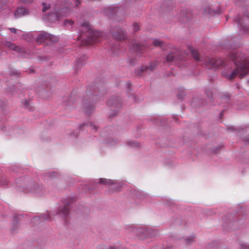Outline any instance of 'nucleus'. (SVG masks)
I'll return each instance as SVG.
<instances>
[{
    "label": "nucleus",
    "instance_id": "nucleus-1",
    "mask_svg": "<svg viewBox=\"0 0 249 249\" xmlns=\"http://www.w3.org/2000/svg\"><path fill=\"white\" fill-rule=\"evenodd\" d=\"M107 91L105 84L101 82H96L89 88L82 100L83 110L88 115H91L95 109L96 103Z\"/></svg>",
    "mask_w": 249,
    "mask_h": 249
},
{
    "label": "nucleus",
    "instance_id": "nucleus-2",
    "mask_svg": "<svg viewBox=\"0 0 249 249\" xmlns=\"http://www.w3.org/2000/svg\"><path fill=\"white\" fill-rule=\"evenodd\" d=\"M231 58L234 61L237 68L226 76L229 79H234L237 74L243 77L249 71V58H245L244 55L238 51L231 53Z\"/></svg>",
    "mask_w": 249,
    "mask_h": 249
},
{
    "label": "nucleus",
    "instance_id": "nucleus-3",
    "mask_svg": "<svg viewBox=\"0 0 249 249\" xmlns=\"http://www.w3.org/2000/svg\"><path fill=\"white\" fill-rule=\"evenodd\" d=\"M82 28L80 35L78 37L82 41L83 45H87L100 41L103 38L102 33L94 30L89 23L85 22L82 24Z\"/></svg>",
    "mask_w": 249,
    "mask_h": 249
},
{
    "label": "nucleus",
    "instance_id": "nucleus-4",
    "mask_svg": "<svg viewBox=\"0 0 249 249\" xmlns=\"http://www.w3.org/2000/svg\"><path fill=\"white\" fill-rule=\"evenodd\" d=\"M99 183L108 185V191L111 193L118 191L122 187L121 183L115 182L111 179H108L105 178H101L97 181L91 182L90 183V186L87 187L90 191L94 190L98 187Z\"/></svg>",
    "mask_w": 249,
    "mask_h": 249
},
{
    "label": "nucleus",
    "instance_id": "nucleus-5",
    "mask_svg": "<svg viewBox=\"0 0 249 249\" xmlns=\"http://www.w3.org/2000/svg\"><path fill=\"white\" fill-rule=\"evenodd\" d=\"M107 106L110 108L109 114V118L116 116L123 107L122 99L118 96H112L107 102Z\"/></svg>",
    "mask_w": 249,
    "mask_h": 249
},
{
    "label": "nucleus",
    "instance_id": "nucleus-6",
    "mask_svg": "<svg viewBox=\"0 0 249 249\" xmlns=\"http://www.w3.org/2000/svg\"><path fill=\"white\" fill-rule=\"evenodd\" d=\"M24 191L38 194L39 196L45 192V189L42 186H40L37 183L30 178H24Z\"/></svg>",
    "mask_w": 249,
    "mask_h": 249
},
{
    "label": "nucleus",
    "instance_id": "nucleus-7",
    "mask_svg": "<svg viewBox=\"0 0 249 249\" xmlns=\"http://www.w3.org/2000/svg\"><path fill=\"white\" fill-rule=\"evenodd\" d=\"M58 41L57 36L50 35L46 32H42L37 35L36 38V41L37 44H40L45 42L47 44L56 42Z\"/></svg>",
    "mask_w": 249,
    "mask_h": 249
},
{
    "label": "nucleus",
    "instance_id": "nucleus-8",
    "mask_svg": "<svg viewBox=\"0 0 249 249\" xmlns=\"http://www.w3.org/2000/svg\"><path fill=\"white\" fill-rule=\"evenodd\" d=\"M106 12L109 18L117 20H122V18L120 17L124 15V12L117 6L107 7Z\"/></svg>",
    "mask_w": 249,
    "mask_h": 249
},
{
    "label": "nucleus",
    "instance_id": "nucleus-9",
    "mask_svg": "<svg viewBox=\"0 0 249 249\" xmlns=\"http://www.w3.org/2000/svg\"><path fill=\"white\" fill-rule=\"evenodd\" d=\"M71 209V202L68 201L66 202L64 206L59 207L56 213L59 217L65 220L66 222V218L70 213Z\"/></svg>",
    "mask_w": 249,
    "mask_h": 249
},
{
    "label": "nucleus",
    "instance_id": "nucleus-10",
    "mask_svg": "<svg viewBox=\"0 0 249 249\" xmlns=\"http://www.w3.org/2000/svg\"><path fill=\"white\" fill-rule=\"evenodd\" d=\"M128 46L132 52L139 53L140 51V41L139 38H136L133 35L129 39Z\"/></svg>",
    "mask_w": 249,
    "mask_h": 249
},
{
    "label": "nucleus",
    "instance_id": "nucleus-11",
    "mask_svg": "<svg viewBox=\"0 0 249 249\" xmlns=\"http://www.w3.org/2000/svg\"><path fill=\"white\" fill-rule=\"evenodd\" d=\"M110 33L115 39L119 40L124 39L126 34L125 30L119 27L111 29Z\"/></svg>",
    "mask_w": 249,
    "mask_h": 249
},
{
    "label": "nucleus",
    "instance_id": "nucleus-12",
    "mask_svg": "<svg viewBox=\"0 0 249 249\" xmlns=\"http://www.w3.org/2000/svg\"><path fill=\"white\" fill-rule=\"evenodd\" d=\"M236 22L239 26H240V30L246 32L248 30L246 26L247 24H249V15L245 16L242 19H236Z\"/></svg>",
    "mask_w": 249,
    "mask_h": 249
},
{
    "label": "nucleus",
    "instance_id": "nucleus-13",
    "mask_svg": "<svg viewBox=\"0 0 249 249\" xmlns=\"http://www.w3.org/2000/svg\"><path fill=\"white\" fill-rule=\"evenodd\" d=\"M44 220L48 221H52V218L50 214H42L39 216H35L33 218L32 222L35 223V224H38Z\"/></svg>",
    "mask_w": 249,
    "mask_h": 249
},
{
    "label": "nucleus",
    "instance_id": "nucleus-14",
    "mask_svg": "<svg viewBox=\"0 0 249 249\" xmlns=\"http://www.w3.org/2000/svg\"><path fill=\"white\" fill-rule=\"evenodd\" d=\"M20 219L19 215L14 216L12 222V226L11 228V232L12 233L16 232L19 228V221Z\"/></svg>",
    "mask_w": 249,
    "mask_h": 249
},
{
    "label": "nucleus",
    "instance_id": "nucleus-15",
    "mask_svg": "<svg viewBox=\"0 0 249 249\" xmlns=\"http://www.w3.org/2000/svg\"><path fill=\"white\" fill-rule=\"evenodd\" d=\"M29 11L28 9L22 6L18 7L14 12L16 18H19L28 15Z\"/></svg>",
    "mask_w": 249,
    "mask_h": 249
},
{
    "label": "nucleus",
    "instance_id": "nucleus-16",
    "mask_svg": "<svg viewBox=\"0 0 249 249\" xmlns=\"http://www.w3.org/2000/svg\"><path fill=\"white\" fill-rule=\"evenodd\" d=\"M88 57L86 55H83L79 58L75 64L74 69L75 73H78V69H80L84 65V62L87 59Z\"/></svg>",
    "mask_w": 249,
    "mask_h": 249
},
{
    "label": "nucleus",
    "instance_id": "nucleus-17",
    "mask_svg": "<svg viewBox=\"0 0 249 249\" xmlns=\"http://www.w3.org/2000/svg\"><path fill=\"white\" fill-rule=\"evenodd\" d=\"M63 16L61 13H59L58 12H54L48 15L47 16V19L49 20L50 22H54L55 21L58 20L59 18Z\"/></svg>",
    "mask_w": 249,
    "mask_h": 249
},
{
    "label": "nucleus",
    "instance_id": "nucleus-18",
    "mask_svg": "<svg viewBox=\"0 0 249 249\" xmlns=\"http://www.w3.org/2000/svg\"><path fill=\"white\" fill-rule=\"evenodd\" d=\"M127 89L126 90L127 94H128L129 98L131 100V102H136L137 101V98L134 94L133 93H131V94H129V89L131 86V84L130 83H127Z\"/></svg>",
    "mask_w": 249,
    "mask_h": 249
},
{
    "label": "nucleus",
    "instance_id": "nucleus-19",
    "mask_svg": "<svg viewBox=\"0 0 249 249\" xmlns=\"http://www.w3.org/2000/svg\"><path fill=\"white\" fill-rule=\"evenodd\" d=\"M18 86L15 85H12L9 86L6 90L8 92H11L13 94H15L16 92H17V89L18 88Z\"/></svg>",
    "mask_w": 249,
    "mask_h": 249
},
{
    "label": "nucleus",
    "instance_id": "nucleus-20",
    "mask_svg": "<svg viewBox=\"0 0 249 249\" xmlns=\"http://www.w3.org/2000/svg\"><path fill=\"white\" fill-rule=\"evenodd\" d=\"M9 74L11 76L18 77L21 74V72L16 69H11L9 72Z\"/></svg>",
    "mask_w": 249,
    "mask_h": 249
},
{
    "label": "nucleus",
    "instance_id": "nucleus-21",
    "mask_svg": "<svg viewBox=\"0 0 249 249\" xmlns=\"http://www.w3.org/2000/svg\"><path fill=\"white\" fill-rule=\"evenodd\" d=\"M22 104L25 108L28 109L30 110H32V107L30 105L29 101L27 99L22 100L21 101Z\"/></svg>",
    "mask_w": 249,
    "mask_h": 249
},
{
    "label": "nucleus",
    "instance_id": "nucleus-22",
    "mask_svg": "<svg viewBox=\"0 0 249 249\" xmlns=\"http://www.w3.org/2000/svg\"><path fill=\"white\" fill-rule=\"evenodd\" d=\"M191 53L194 59L196 61H202V58L199 57L198 52L195 50H191Z\"/></svg>",
    "mask_w": 249,
    "mask_h": 249
},
{
    "label": "nucleus",
    "instance_id": "nucleus-23",
    "mask_svg": "<svg viewBox=\"0 0 249 249\" xmlns=\"http://www.w3.org/2000/svg\"><path fill=\"white\" fill-rule=\"evenodd\" d=\"M126 144L129 146V147H132V148H136V147H139V143L138 142H136L134 141H128Z\"/></svg>",
    "mask_w": 249,
    "mask_h": 249
},
{
    "label": "nucleus",
    "instance_id": "nucleus-24",
    "mask_svg": "<svg viewBox=\"0 0 249 249\" xmlns=\"http://www.w3.org/2000/svg\"><path fill=\"white\" fill-rule=\"evenodd\" d=\"M107 144L110 146H113L119 142V141L117 139H114L113 138L111 137L109 138V140L107 141Z\"/></svg>",
    "mask_w": 249,
    "mask_h": 249
},
{
    "label": "nucleus",
    "instance_id": "nucleus-25",
    "mask_svg": "<svg viewBox=\"0 0 249 249\" xmlns=\"http://www.w3.org/2000/svg\"><path fill=\"white\" fill-rule=\"evenodd\" d=\"M85 125H87V126H89L90 127H91L92 129H95V130H97V127L94 124H91V123L90 124H85V123H84L82 124H81L80 126H79V128L80 129H82L83 128V127H84Z\"/></svg>",
    "mask_w": 249,
    "mask_h": 249
},
{
    "label": "nucleus",
    "instance_id": "nucleus-26",
    "mask_svg": "<svg viewBox=\"0 0 249 249\" xmlns=\"http://www.w3.org/2000/svg\"><path fill=\"white\" fill-rule=\"evenodd\" d=\"M13 46L11 47L10 49L16 51L18 53H22L24 51L23 49L20 48L19 47L16 46L15 44H13Z\"/></svg>",
    "mask_w": 249,
    "mask_h": 249
},
{
    "label": "nucleus",
    "instance_id": "nucleus-27",
    "mask_svg": "<svg viewBox=\"0 0 249 249\" xmlns=\"http://www.w3.org/2000/svg\"><path fill=\"white\" fill-rule=\"evenodd\" d=\"M44 174L45 176H48L51 179L56 178L58 175V174L56 172H46Z\"/></svg>",
    "mask_w": 249,
    "mask_h": 249
},
{
    "label": "nucleus",
    "instance_id": "nucleus-28",
    "mask_svg": "<svg viewBox=\"0 0 249 249\" xmlns=\"http://www.w3.org/2000/svg\"><path fill=\"white\" fill-rule=\"evenodd\" d=\"M127 229L131 232L136 233V231L138 230V228L136 227V226L132 225H129L126 227Z\"/></svg>",
    "mask_w": 249,
    "mask_h": 249
},
{
    "label": "nucleus",
    "instance_id": "nucleus-29",
    "mask_svg": "<svg viewBox=\"0 0 249 249\" xmlns=\"http://www.w3.org/2000/svg\"><path fill=\"white\" fill-rule=\"evenodd\" d=\"M175 57V56L174 55L173 53H169L166 56V61L168 63H170L173 61Z\"/></svg>",
    "mask_w": 249,
    "mask_h": 249
},
{
    "label": "nucleus",
    "instance_id": "nucleus-30",
    "mask_svg": "<svg viewBox=\"0 0 249 249\" xmlns=\"http://www.w3.org/2000/svg\"><path fill=\"white\" fill-rule=\"evenodd\" d=\"M73 100L70 99L69 101H66L64 103L65 105L66 106V108H69L70 107H72L73 105Z\"/></svg>",
    "mask_w": 249,
    "mask_h": 249
},
{
    "label": "nucleus",
    "instance_id": "nucleus-31",
    "mask_svg": "<svg viewBox=\"0 0 249 249\" xmlns=\"http://www.w3.org/2000/svg\"><path fill=\"white\" fill-rule=\"evenodd\" d=\"M8 185V181L3 177H0V185L6 186Z\"/></svg>",
    "mask_w": 249,
    "mask_h": 249
},
{
    "label": "nucleus",
    "instance_id": "nucleus-32",
    "mask_svg": "<svg viewBox=\"0 0 249 249\" xmlns=\"http://www.w3.org/2000/svg\"><path fill=\"white\" fill-rule=\"evenodd\" d=\"M42 12H45L47 10H48L50 8V4H48L47 3H42Z\"/></svg>",
    "mask_w": 249,
    "mask_h": 249
},
{
    "label": "nucleus",
    "instance_id": "nucleus-33",
    "mask_svg": "<svg viewBox=\"0 0 249 249\" xmlns=\"http://www.w3.org/2000/svg\"><path fill=\"white\" fill-rule=\"evenodd\" d=\"M152 43L155 46H159L162 45V42L160 40L156 39L153 41Z\"/></svg>",
    "mask_w": 249,
    "mask_h": 249
},
{
    "label": "nucleus",
    "instance_id": "nucleus-34",
    "mask_svg": "<svg viewBox=\"0 0 249 249\" xmlns=\"http://www.w3.org/2000/svg\"><path fill=\"white\" fill-rule=\"evenodd\" d=\"M6 107V104L4 101L0 100V108L2 111H3Z\"/></svg>",
    "mask_w": 249,
    "mask_h": 249
},
{
    "label": "nucleus",
    "instance_id": "nucleus-35",
    "mask_svg": "<svg viewBox=\"0 0 249 249\" xmlns=\"http://www.w3.org/2000/svg\"><path fill=\"white\" fill-rule=\"evenodd\" d=\"M73 21L71 20H66L64 22V25L66 26H67L69 25L71 26L73 24Z\"/></svg>",
    "mask_w": 249,
    "mask_h": 249
},
{
    "label": "nucleus",
    "instance_id": "nucleus-36",
    "mask_svg": "<svg viewBox=\"0 0 249 249\" xmlns=\"http://www.w3.org/2000/svg\"><path fill=\"white\" fill-rule=\"evenodd\" d=\"M133 30L134 32H137L139 30V25L138 23H135L133 24Z\"/></svg>",
    "mask_w": 249,
    "mask_h": 249
},
{
    "label": "nucleus",
    "instance_id": "nucleus-37",
    "mask_svg": "<svg viewBox=\"0 0 249 249\" xmlns=\"http://www.w3.org/2000/svg\"><path fill=\"white\" fill-rule=\"evenodd\" d=\"M193 239L192 237L188 238L186 239V245H189L192 244L193 242Z\"/></svg>",
    "mask_w": 249,
    "mask_h": 249
},
{
    "label": "nucleus",
    "instance_id": "nucleus-38",
    "mask_svg": "<svg viewBox=\"0 0 249 249\" xmlns=\"http://www.w3.org/2000/svg\"><path fill=\"white\" fill-rule=\"evenodd\" d=\"M13 43H11V42H9V41H6L4 43V45L9 48H11V47H12L13 46Z\"/></svg>",
    "mask_w": 249,
    "mask_h": 249
},
{
    "label": "nucleus",
    "instance_id": "nucleus-39",
    "mask_svg": "<svg viewBox=\"0 0 249 249\" xmlns=\"http://www.w3.org/2000/svg\"><path fill=\"white\" fill-rule=\"evenodd\" d=\"M118 49V47L116 46H113V47H112V48L111 49V50L112 52V53H114L115 55L117 54L116 51Z\"/></svg>",
    "mask_w": 249,
    "mask_h": 249
},
{
    "label": "nucleus",
    "instance_id": "nucleus-40",
    "mask_svg": "<svg viewBox=\"0 0 249 249\" xmlns=\"http://www.w3.org/2000/svg\"><path fill=\"white\" fill-rule=\"evenodd\" d=\"M136 61L135 58L131 59L129 61L130 64L132 66L134 65L136 63Z\"/></svg>",
    "mask_w": 249,
    "mask_h": 249
},
{
    "label": "nucleus",
    "instance_id": "nucleus-41",
    "mask_svg": "<svg viewBox=\"0 0 249 249\" xmlns=\"http://www.w3.org/2000/svg\"><path fill=\"white\" fill-rule=\"evenodd\" d=\"M34 0H20L22 3H30L33 1Z\"/></svg>",
    "mask_w": 249,
    "mask_h": 249
},
{
    "label": "nucleus",
    "instance_id": "nucleus-42",
    "mask_svg": "<svg viewBox=\"0 0 249 249\" xmlns=\"http://www.w3.org/2000/svg\"><path fill=\"white\" fill-rule=\"evenodd\" d=\"M74 3L75 6L76 7H77L81 3V1L80 0H75Z\"/></svg>",
    "mask_w": 249,
    "mask_h": 249
},
{
    "label": "nucleus",
    "instance_id": "nucleus-43",
    "mask_svg": "<svg viewBox=\"0 0 249 249\" xmlns=\"http://www.w3.org/2000/svg\"><path fill=\"white\" fill-rule=\"evenodd\" d=\"M111 128L110 127H107L105 128V130L104 131H106L107 134H109L110 132H108V131H110L111 130Z\"/></svg>",
    "mask_w": 249,
    "mask_h": 249
},
{
    "label": "nucleus",
    "instance_id": "nucleus-44",
    "mask_svg": "<svg viewBox=\"0 0 249 249\" xmlns=\"http://www.w3.org/2000/svg\"><path fill=\"white\" fill-rule=\"evenodd\" d=\"M9 30L12 32V33H16V32H17V29L16 28H9Z\"/></svg>",
    "mask_w": 249,
    "mask_h": 249
},
{
    "label": "nucleus",
    "instance_id": "nucleus-45",
    "mask_svg": "<svg viewBox=\"0 0 249 249\" xmlns=\"http://www.w3.org/2000/svg\"><path fill=\"white\" fill-rule=\"evenodd\" d=\"M208 60H209V61H207L206 62L207 63H210L212 65H215L214 62H213V61L212 59H210L209 58Z\"/></svg>",
    "mask_w": 249,
    "mask_h": 249
},
{
    "label": "nucleus",
    "instance_id": "nucleus-46",
    "mask_svg": "<svg viewBox=\"0 0 249 249\" xmlns=\"http://www.w3.org/2000/svg\"><path fill=\"white\" fill-rule=\"evenodd\" d=\"M184 95V93L182 92V93H179L178 94V99H182L183 98V95Z\"/></svg>",
    "mask_w": 249,
    "mask_h": 249
},
{
    "label": "nucleus",
    "instance_id": "nucleus-47",
    "mask_svg": "<svg viewBox=\"0 0 249 249\" xmlns=\"http://www.w3.org/2000/svg\"><path fill=\"white\" fill-rule=\"evenodd\" d=\"M241 249H249V246H247V245H242L241 246Z\"/></svg>",
    "mask_w": 249,
    "mask_h": 249
},
{
    "label": "nucleus",
    "instance_id": "nucleus-48",
    "mask_svg": "<svg viewBox=\"0 0 249 249\" xmlns=\"http://www.w3.org/2000/svg\"><path fill=\"white\" fill-rule=\"evenodd\" d=\"M155 66V63L154 64V66H153L152 65H151L149 68V69L150 70H152L153 69H154V67Z\"/></svg>",
    "mask_w": 249,
    "mask_h": 249
},
{
    "label": "nucleus",
    "instance_id": "nucleus-49",
    "mask_svg": "<svg viewBox=\"0 0 249 249\" xmlns=\"http://www.w3.org/2000/svg\"><path fill=\"white\" fill-rule=\"evenodd\" d=\"M137 75L139 76L140 74V70H137V71H135Z\"/></svg>",
    "mask_w": 249,
    "mask_h": 249
},
{
    "label": "nucleus",
    "instance_id": "nucleus-50",
    "mask_svg": "<svg viewBox=\"0 0 249 249\" xmlns=\"http://www.w3.org/2000/svg\"><path fill=\"white\" fill-rule=\"evenodd\" d=\"M245 141L246 142V143H249V138H246Z\"/></svg>",
    "mask_w": 249,
    "mask_h": 249
},
{
    "label": "nucleus",
    "instance_id": "nucleus-51",
    "mask_svg": "<svg viewBox=\"0 0 249 249\" xmlns=\"http://www.w3.org/2000/svg\"><path fill=\"white\" fill-rule=\"evenodd\" d=\"M34 70L33 69H30V71H29V73H32L34 72Z\"/></svg>",
    "mask_w": 249,
    "mask_h": 249
},
{
    "label": "nucleus",
    "instance_id": "nucleus-52",
    "mask_svg": "<svg viewBox=\"0 0 249 249\" xmlns=\"http://www.w3.org/2000/svg\"><path fill=\"white\" fill-rule=\"evenodd\" d=\"M109 249H117V248H114L113 247H111L109 248Z\"/></svg>",
    "mask_w": 249,
    "mask_h": 249
},
{
    "label": "nucleus",
    "instance_id": "nucleus-53",
    "mask_svg": "<svg viewBox=\"0 0 249 249\" xmlns=\"http://www.w3.org/2000/svg\"><path fill=\"white\" fill-rule=\"evenodd\" d=\"M144 229H145V227H142H142H141V230H142V232H144V231H143L144 230Z\"/></svg>",
    "mask_w": 249,
    "mask_h": 249
},
{
    "label": "nucleus",
    "instance_id": "nucleus-54",
    "mask_svg": "<svg viewBox=\"0 0 249 249\" xmlns=\"http://www.w3.org/2000/svg\"><path fill=\"white\" fill-rule=\"evenodd\" d=\"M16 183L17 184H18V180H17V181H16Z\"/></svg>",
    "mask_w": 249,
    "mask_h": 249
}]
</instances>
